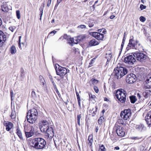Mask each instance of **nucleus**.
Wrapping results in <instances>:
<instances>
[{
	"mask_svg": "<svg viewBox=\"0 0 151 151\" xmlns=\"http://www.w3.org/2000/svg\"><path fill=\"white\" fill-rule=\"evenodd\" d=\"M141 46V44L139 43V41L136 40L135 41L133 40V37L132 38L129 39V43L126 47L127 50H128L131 49H139L140 47Z\"/></svg>",
	"mask_w": 151,
	"mask_h": 151,
	"instance_id": "7ed1b4c3",
	"label": "nucleus"
},
{
	"mask_svg": "<svg viewBox=\"0 0 151 151\" xmlns=\"http://www.w3.org/2000/svg\"><path fill=\"white\" fill-rule=\"evenodd\" d=\"M131 111L130 109L124 110L120 113L121 117L125 120H127L131 115Z\"/></svg>",
	"mask_w": 151,
	"mask_h": 151,
	"instance_id": "0eeeda50",
	"label": "nucleus"
},
{
	"mask_svg": "<svg viewBox=\"0 0 151 151\" xmlns=\"http://www.w3.org/2000/svg\"><path fill=\"white\" fill-rule=\"evenodd\" d=\"M127 70L125 68L122 66L117 67L114 69L112 75L115 78L118 79L127 74Z\"/></svg>",
	"mask_w": 151,
	"mask_h": 151,
	"instance_id": "f03ea898",
	"label": "nucleus"
},
{
	"mask_svg": "<svg viewBox=\"0 0 151 151\" xmlns=\"http://www.w3.org/2000/svg\"><path fill=\"white\" fill-rule=\"evenodd\" d=\"M27 114L29 115V116H31L32 117H35L36 118H37V115H35L34 114H32V113H29V112H27Z\"/></svg>",
	"mask_w": 151,
	"mask_h": 151,
	"instance_id": "58836bf2",
	"label": "nucleus"
},
{
	"mask_svg": "<svg viewBox=\"0 0 151 151\" xmlns=\"http://www.w3.org/2000/svg\"><path fill=\"white\" fill-rule=\"evenodd\" d=\"M54 88V89L55 90V91L57 93H59V91L57 88L56 86H55L53 87Z\"/></svg>",
	"mask_w": 151,
	"mask_h": 151,
	"instance_id": "e2e57ef3",
	"label": "nucleus"
},
{
	"mask_svg": "<svg viewBox=\"0 0 151 151\" xmlns=\"http://www.w3.org/2000/svg\"><path fill=\"white\" fill-rule=\"evenodd\" d=\"M31 95H32V96L33 98H36V97H37V96H36V94L35 92L34 91H33L32 92Z\"/></svg>",
	"mask_w": 151,
	"mask_h": 151,
	"instance_id": "a19ab883",
	"label": "nucleus"
},
{
	"mask_svg": "<svg viewBox=\"0 0 151 151\" xmlns=\"http://www.w3.org/2000/svg\"><path fill=\"white\" fill-rule=\"evenodd\" d=\"M45 6V1H44L42 4L41 6V7H42V8L43 9L44 8Z\"/></svg>",
	"mask_w": 151,
	"mask_h": 151,
	"instance_id": "774afa93",
	"label": "nucleus"
},
{
	"mask_svg": "<svg viewBox=\"0 0 151 151\" xmlns=\"http://www.w3.org/2000/svg\"><path fill=\"white\" fill-rule=\"evenodd\" d=\"M147 80H148V81H151V74H149L147 76Z\"/></svg>",
	"mask_w": 151,
	"mask_h": 151,
	"instance_id": "a18cd8bd",
	"label": "nucleus"
},
{
	"mask_svg": "<svg viewBox=\"0 0 151 151\" xmlns=\"http://www.w3.org/2000/svg\"><path fill=\"white\" fill-rule=\"evenodd\" d=\"M56 31H55V30H53V31H52V32H50L49 33V34L48 35V36H49L50 35V34H53L52 35V36H53V35H54L55 33H56Z\"/></svg>",
	"mask_w": 151,
	"mask_h": 151,
	"instance_id": "4d7b16f0",
	"label": "nucleus"
},
{
	"mask_svg": "<svg viewBox=\"0 0 151 151\" xmlns=\"http://www.w3.org/2000/svg\"><path fill=\"white\" fill-rule=\"evenodd\" d=\"M4 125L6 127V130L8 131H9L13 127L12 124L11 122H8L5 123Z\"/></svg>",
	"mask_w": 151,
	"mask_h": 151,
	"instance_id": "6ab92c4d",
	"label": "nucleus"
},
{
	"mask_svg": "<svg viewBox=\"0 0 151 151\" xmlns=\"http://www.w3.org/2000/svg\"><path fill=\"white\" fill-rule=\"evenodd\" d=\"M131 102L132 103H134L136 101L135 96H132L129 97Z\"/></svg>",
	"mask_w": 151,
	"mask_h": 151,
	"instance_id": "2f4dec72",
	"label": "nucleus"
},
{
	"mask_svg": "<svg viewBox=\"0 0 151 151\" xmlns=\"http://www.w3.org/2000/svg\"><path fill=\"white\" fill-rule=\"evenodd\" d=\"M88 141H93V138L92 136L89 135L88 136Z\"/></svg>",
	"mask_w": 151,
	"mask_h": 151,
	"instance_id": "8fccbe9b",
	"label": "nucleus"
},
{
	"mask_svg": "<svg viewBox=\"0 0 151 151\" xmlns=\"http://www.w3.org/2000/svg\"><path fill=\"white\" fill-rule=\"evenodd\" d=\"M99 42L95 40H93L90 41L89 43V45L90 46H95L98 45Z\"/></svg>",
	"mask_w": 151,
	"mask_h": 151,
	"instance_id": "aec40b11",
	"label": "nucleus"
},
{
	"mask_svg": "<svg viewBox=\"0 0 151 151\" xmlns=\"http://www.w3.org/2000/svg\"><path fill=\"white\" fill-rule=\"evenodd\" d=\"M16 133L20 139H23L22 133L18 128H17L16 129Z\"/></svg>",
	"mask_w": 151,
	"mask_h": 151,
	"instance_id": "393cba45",
	"label": "nucleus"
},
{
	"mask_svg": "<svg viewBox=\"0 0 151 151\" xmlns=\"http://www.w3.org/2000/svg\"><path fill=\"white\" fill-rule=\"evenodd\" d=\"M136 77L135 75L131 73L128 74L126 79L127 83H132L136 81Z\"/></svg>",
	"mask_w": 151,
	"mask_h": 151,
	"instance_id": "9d476101",
	"label": "nucleus"
},
{
	"mask_svg": "<svg viewBox=\"0 0 151 151\" xmlns=\"http://www.w3.org/2000/svg\"><path fill=\"white\" fill-rule=\"evenodd\" d=\"M76 96H77V100H79V99H81L78 93V92H76Z\"/></svg>",
	"mask_w": 151,
	"mask_h": 151,
	"instance_id": "052dcab7",
	"label": "nucleus"
},
{
	"mask_svg": "<svg viewBox=\"0 0 151 151\" xmlns=\"http://www.w3.org/2000/svg\"><path fill=\"white\" fill-rule=\"evenodd\" d=\"M92 35L99 40H102L104 38L103 34L100 33L94 32L92 33Z\"/></svg>",
	"mask_w": 151,
	"mask_h": 151,
	"instance_id": "ddd939ff",
	"label": "nucleus"
},
{
	"mask_svg": "<svg viewBox=\"0 0 151 151\" xmlns=\"http://www.w3.org/2000/svg\"><path fill=\"white\" fill-rule=\"evenodd\" d=\"M52 0H48L47 6L48 7H49L51 4Z\"/></svg>",
	"mask_w": 151,
	"mask_h": 151,
	"instance_id": "bf43d9fd",
	"label": "nucleus"
},
{
	"mask_svg": "<svg viewBox=\"0 0 151 151\" xmlns=\"http://www.w3.org/2000/svg\"><path fill=\"white\" fill-rule=\"evenodd\" d=\"M144 127V125L143 124H141L137 125L135 126V128L137 129L139 131H141L143 127Z\"/></svg>",
	"mask_w": 151,
	"mask_h": 151,
	"instance_id": "bb28decb",
	"label": "nucleus"
},
{
	"mask_svg": "<svg viewBox=\"0 0 151 151\" xmlns=\"http://www.w3.org/2000/svg\"><path fill=\"white\" fill-rule=\"evenodd\" d=\"M32 147L35 150H42L46 146V142L45 140L42 138L36 137L32 140Z\"/></svg>",
	"mask_w": 151,
	"mask_h": 151,
	"instance_id": "f257e3e1",
	"label": "nucleus"
},
{
	"mask_svg": "<svg viewBox=\"0 0 151 151\" xmlns=\"http://www.w3.org/2000/svg\"><path fill=\"white\" fill-rule=\"evenodd\" d=\"M97 106H95L94 108H93L92 109L89 110V112L91 113H92L94 114L92 115V116H94V115L96 114V112L97 111Z\"/></svg>",
	"mask_w": 151,
	"mask_h": 151,
	"instance_id": "b1692460",
	"label": "nucleus"
},
{
	"mask_svg": "<svg viewBox=\"0 0 151 151\" xmlns=\"http://www.w3.org/2000/svg\"><path fill=\"white\" fill-rule=\"evenodd\" d=\"M55 69L57 75L63 78L67 73V70L65 68L60 66L58 64L55 65Z\"/></svg>",
	"mask_w": 151,
	"mask_h": 151,
	"instance_id": "423d86ee",
	"label": "nucleus"
},
{
	"mask_svg": "<svg viewBox=\"0 0 151 151\" xmlns=\"http://www.w3.org/2000/svg\"><path fill=\"white\" fill-rule=\"evenodd\" d=\"M80 101H81V99H79V100H78V105L80 108L81 107Z\"/></svg>",
	"mask_w": 151,
	"mask_h": 151,
	"instance_id": "338daca9",
	"label": "nucleus"
},
{
	"mask_svg": "<svg viewBox=\"0 0 151 151\" xmlns=\"http://www.w3.org/2000/svg\"><path fill=\"white\" fill-rule=\"evenodd\" d=\"M10 116L12 119H14L16 117V113L14 111L12 110Z\"/></svg>",
	"mask_w": 151,
	"mask_h": 151,
	"instance_id": "72a5a7b5",
	"label": "nucleus"
},
{
	"mask_svg": "<svg viewBox=\"0 0 151 151\" xmlns=\"http://www.w3.org/2000/svg\"><path fill=\"white\" fill-rule=\"evenodd\" d=\"M133 56L137 60L142 63L145 62L148 58V56L142 52H135L133 53Z\"/></svg>",
	"mask_w": 151,
	"mask_h": 151,
	"instance_id": "20e7f679",
	"label": "nucleus"
},
{
	"mask_svg": "<svg viewBox=\"0 0 151 151\" xmlns=\"http://www.w3.org/2000/svg\"><path fill=\"white\" fill-rule=\"evenodd\" d=\"M132 55H129L124 58V61L125 63L129 65H133L136 61V59Z\"/></svg>",
	"mask_w": 151,
	"mask_h": 151,
	"instance_id": "1a4fd4ad",
	"label": "nucleus"
},
{
	"mask_svg": "<svg viewBox=\"0 0 151 151\" xmlns=\"http://www.w3.org/2000/svg\"><path fill=\"white\" fill-rule=\"evenodd\" d=\"M88 95L89 96L90 98H91V99H94L95 97L96 96L94 95H92L91 93H88Z\"/></svg>",
	"mask_w": 151,
	"mask_h": 151,
	"instance_id": "49530a36",
	"label": "nucleus"
},
{
	"mask_svg": "<svg viewBox=\"0 0 151 151\" xmlns=\"http://www.w3.org/2000/svg\"><path fill=\"white\" fill-rule=\"evenodd\" d=\"M98 123L99 124H101L104 122V119L103 116H101L98 120Z\"/></svg>",
	"mask_w": 151,
	"mask_h": 151,
	"instance_id": "473e14b6",
	"label": "nucleus"
},
{
	"mask_svg": "<svg viewBox=\"0 0 151 151\" xmlns=\"http://www.w3.org/2000/svg\"><path fill=\"white\" fill-rule=\"evenodd\" d=\"M27 112L29 113H32V114H34L35 115L37 116L38 113L37 109L35 108H33L32 109L29 110Z\"/></svg>",
	"mask_w": 151,
	"mask_h": 151,
	"instance_id": "c85d7f7f",
	"label": "nucleus"
},
{
	"mask_svg": "<svg viewBox=\"0 0 151 151\" xmlns=\"http://www.w3.org/2000/svg\"><path fill=\"white\" fill-rule=\"evenodd\" d=\"M50 81L52 83V85H53V86L54 87L55 86H56L55 83L54 82V81L53 80V79L52 78V79H50Z\"/></svg>",
	"mask_w": 151,
	"mask_h": 151,
	"instance_id": "13d9d810",
	"label": "nucleus"
},
{
	"mask_svg": "<svg viewBox=\"0 0 151 151\" xmlns=\"http://www.w3.org/2000/svg\"><path fill=\"white\" fill-rule=\"evenodd\" d=\"M141 137H130V139H133V140H137V139H141Z\"/></svg>",
	"mask_w": 151,
	"mask_h": 151,
	"instance_id": "c03bdc74",
	"label": "nucleus"
},
{
	"mask_svg": "<svg viewBox=\"0 0 151 151\" xmlns=\"http://www.w3.org/2000/svg\"><path fill=\"white\" fill-rule=\"evenodd\" d=\"M39 79L40 83V84L42 85V87H45L46 83L43 76H39Z\"/></svg>",
	"mask_w": 151,
	"mask_h": 151,
	"instance_id": "a878e982",
	"label": "nucleus"
},
{
	"mask_svg": "<svg viewBox=\"0 0 151 151\" xmlns=\"http://www.w3.org/2000/svg\"><path fill=\"white\" fill-rule=\"evenodd\" d=\"M21 37V36H19V48L22 49V48H21V44H20V39Z\"/></svg>",
	"mask_w": 151,
	"mask_h": 151,
	"instance_id": "5fc2aeb1",
	"label": "nucleus"
},
{
	"mask_svg": "<svg viewBox=\"0 0 151 151\" xmlns=\"http://www.w3.org/2000/svg\"><path fill=\"white\" fill-rule=\"evenodd\" d=\"M88 144L89 146L90 147H91L92 145V143H93V141H88Z\"/></svg>",
	"mask_w": 151,
	"mask_h": 151,
	"instance_id": "6e6d98bb",
	"label": "nucleus"
},
{
	"mask_svg": "<svg viewBox=\"0 0 151 151\" xmlns=\"http://www.w3.org/2000/svg\"><path fill=\"white\" fill-rule=\"evenodd\" d=\"M99 149L102 151H106V149L105 148L104 145H102L101 146H100Z\"/></svg>",
	"mask_w": 151,
	"mask_h": 151,
	"instance_id": "e433bc0d",
	"label": "nucleus"
},
{
	"mask_svg": "<svg viewBox=\"0 0 151 151\" xmlns=\"http://www.w3.org/2000/svg\"><path fill=\"white\" fill-rule=\"evenodd\" d=\"M145 120L148 125H151V111L147 114L145 117Z\"/></svg>",
	"mask_w": 151,
	"mask_h": 151,
	"instance_id": "dca6fc26",
	"label": "nucleus"
},
{
	"mask_svg": "<svg viewBox=\"0 0 151 151\" xmlns=\"http://www.w3.org/2000/svg\"><path fill=\"white\" fill-rule=\"evenodd\" d=\"M116 131L118 136L121 137L124 136L125 135L124 129L122 127L118 126Z\"/></svg>",
	"mask_w": 151,
	"mask_h": 151,
	"instance_id": "4468645a",
	"label": "nucleus"
},
{
	"mask_svg": "<svg viewBox=\"0 0 151 151\" xmlns=\"http://www.w3.org/2000/svg\"><path fill=\"white\" fill-rule=\"evenodd\" d=\"M45 132V137L47 138H52L54 136V131L52 127H50L47 129L46 131L44 132Z\"/></svg>",
	"mask_w": 151,
	"mask_h": 151,
	"instance_id": "9b49d317",
	"label": "nucleus"
},
{
	"mask_svg": "<svg viewBox=\"0 0 151 151\" xmlns=\"http://www.w3.org/2000/svg\"><path fill=\"white\" fill-rule=\"evenodd\" d=\"M112 57V55L111 54L108 55L106 54V58L107 59V61L106 62V65H107L110 61Z\"/></svg>",
	"mask_w": 151,
	"mask_h": 151,
	"instance_id": "c756f323",
	"label": "nucleus"
},
{
	"mask_svg": "<svg viewBox=\"0 0 151 151\" xmlns=\"http://www.w3.org/2000/svg\"><path fill=\"white\" fill-rule=\"evenodd\" d=\"M16 27L15 26H11L9 27V29L12 32H13L14 30L16 29Z\"/></svg>",
	"mask_w": 151,
	"mask_h": 151,
	"instance_id": "ea45409f",
	"label": "nucleus"
},
{
	"mask_svg": "<svg viewBox=\"0 0 151 151\" xmlns=\"http://www.w3.org/2000/svg\"><path fill=\"white\" fill-rule=\"evenodd\" d=\"M146 8V6H145V5H143L142 4H141L140 5V8L141 10H142L144 9H145Z\"/></svg>",
	"mask_w": 151,
	"mask_h": 151,
	"instance_id": "37998d69",
	"label": "nucleus"
},
{
	"mask_svg": "<svg viewBox=\"0 0 151 151\" xmlns=\"http://www.w3.org/2000/svg\"><path fill=\"white\" fill-rule=\"evenodd\" d=\"M34 130L33 129L31 128V129L29 131L25 132V133L26 136L27 138L30 137L32 136L34 134Z\"/></svg>",
	"mask_w": 151,
	"mask_h": 151,
	"instance_id": "a211bd4d",
	"label": "nucleus"
},
{
	"mask_svg": "<svg viewBox=\"0 0 151 151\" xmlns=\"http://www.w3.org/2000/svg\"><path fill=\"white\" fill-rule=\"evenodd\" d=\"M91 81L93 84H96L98 83V81L93 78L91 79Z\"/></svg>",
	"mask_w": 151,
	"mask_h": 151,
	"instance_id": "c9c22d12",
	"label": "nucleus"
},
{
	"mask_svg": "<svg viewBox=\"0 0 151 151\" xmlns=\"http://www.w3.org/2000/svg\"><path fill=\"white\" fill-rule=\"evenodd\" d=\"M139 20L141 22H144L146 20V18L143 16H141L139 18Z\"/></svg>",
	"mask_w": 151,
	"mask_h": 151,
	"instance_id": "79ce46f5",
	"label": "nucleus"
},
{
	"mask_svg": "<svg viewBox=\"0 0 151 151\" xmlns=\"http://www.w3.org/2000/svg\"><path fill=\"white\" fill-rule=\"evenodd\" d=\"M102 30H105V29L104 28H102L101 29H99L98 30V33H100L102 32Z\"/></svg>",
	"mask_w": 151,
	"mask_h": 151,
	"instance_id": "0e129e2a",
	"label": "nucleus"
},
{
	"mask_svg": "<svg viewBox=\"0 0 151 151\" xmlns=\"http://www.w3.org/2000/svg\"><path fill=\"white\" fill-rule=\"evenodd\" d=\"M126 92L123 89H120L117 90L115 96L120 102L123 103L126 100Z\"/></svg>",
	"mask_w": 151,
	"mask_h": 151,
	"instance_id": "39448f33",
	"label": "nucleus"
},
{
	"mask_svg": "<svg viewBox=\"0 0 151 151\" xmlns=\"http://www.w3.org/2000/svg\"><path fill=\"white\" fill-rule=\"evenodd\" d=\"M11 53L12 54H14L16 52V48L15 47L14 45H12L10 49Z\"/></svg>",
	"mask_w": 151,
	"mask_h": 151,
	"instance_id": "7c9ffc66",
	"label": "nucleus"
},
{
	"mask_svg": "<svg viewBox=\"0 0 151 151\" xmlns=\"http://www.w3.org/2000/svg\"><path fill=\"white\" fill-rule=\"evenodd\" d=\"M81 114L78 115L77 116V120L78 125L80 126V119L81 118Z\"/></svg>",
	"mask_w": 151,
	"mask_h": 151,
	"instance_id": "f704fd0d",
	"label": "nucleus"
},
{
	"mask_svg": "<svg viewBox=\"0 0 151 151\" xmlns=\"http://www.w3.org/2000/svg\"><path fill=\"white\" fill-rule=\"evenodd\" d=\"M124 42H125L124 40V39L123 40H122V44L121 45V50H122V48L123 47L124 45Z\"/></svg>",
	"mask_w": 151,
	"mask_h": 151,
	"instance_id": "864d4df0",
	"label": "nucleus"
},
{
	"mask_svg": "<svg viewBox=\"0 0 151 151\" xmlns=\"http://www.w3.org/2000/svg\"><path fill=\"white\" fill-rule=\"evenodd\" d=\"M10 95L11 96V100H12V97L14 96V93L12 89H11L10 90Z\"/></svg>",
	"mask_w": 151,
	"mask_h": 151,
	"instance_id": "09e8293b",
	"label": "nucleus"
},
{
	"mask_svg": "<svg viewBox=\"0 0 151 151\" xmlns=\"http://www.w3.org/2000/svg\"><path fill=\"white\" fill-rule=\"evenodd\" d=\"M144 87L146 88H149L151 87V81H148L146 79L144 83Z\"/></svg>",
	"mask_w": 151,
	"mask_h": 151,
	"instance_id": "4be33fe9",
	"label": "nucleus"
},
{
	"mask_svg": "<svg viewBox=\"0 0 151 151\" xmlns=\"http://www.w3.org/2000/svg\"><path fill=\"white\" fill-rule=\"evenodd\" d=\"M79 38H80V39H79V40H80L81 38L82 39H83L85 38V36H83H83L81 35V36H79Z\"/></svg>",
	"mask_w": 151,
	"mask_h": 151,
	"instance_id": "69168bd1",
	"label": "nucleus"
},
{
	"mask_svg": "<svg viewBox=\"0 0 151 151\" xmlns=\"http://www.w3.org/2000/svg\"><path fill=\"white\" fill-rule=\"evenodd\" d=\"M151 94V91L150 90H147L143 93V95L145 98H147Z\"/></svg>",
	"mask_w": 151,
	"mask_h": 151,
	"instance_id": "412c9836",
	"label": "nucleus"
},
{
	"mask_svg": "<svg viewBox=\"0 0 151 151\" xmlns=\"http://www.w3.org/2000/svg\"><path fill=\"white\" fill-rule=\"evenodd\" d=\"M21 76L22 77H23L24 76V70H21Z\"/></svg>",
	"mask_w": 151,
	"mask_h": 151,
	"instance_id": "680f3d73",
	"label": "nucleus"
},
{
	"mask_svg": "<svg viewBox=\"0 0 151 151\" xmlns=\"http://www.w3.org/2000/svg\"><path fill=\"white\" fill-rule=\"evenodd\" d=\"M64 38L65 39L68 40L69 42V38H70V36H68L67 35H64L63 36Z\"/></svg>",
	"mask_w": 151,
	"mask_h": 151,
	"instance_id": "3c124183",
	"label": "nucleus"
},
{
	"mask_svg": "<svg viewBox=\"0 0 151 151\" xmlns=\"http://www.w3.org/2000/svg\"><path fill=\"white\" fill-rule=\"evenodd\" d=\"M16 16L18 19H19L20 18V11L19 10H17L16 11Z\"/></svg>",
	"mask_w": 151,
	"mask_h": 151,
	"instance_id": "4c0bfd02",
	"label": "nucleus"
},
{
	"mask_svg": "<svg viewBox=\"0 0 151 151\" xmlns=\"http://www.w3.org/2000/svg\"><path fill=\"white\" fill-rule=\"evenodd\" d=\"M6 40V35L2 31L0 30V47L2 46Z\"/></svg>",
	"mask_w": 151,
	"mask_h": 151,
	"instance_id": "f8f14e48",
	"label": "nucleus"
},
{
	"mask_svg": "<svg viewBox=\"0 0 151 151\" xmlns=\"http://www.w3.org/2000/svg\"><path fill=\"white\" fill-rule=\"evenodd\" d=\"M69 40L68 43L71 46H73L74 44H77L80 41L79 39H77V38L76 37H75V38H70Z\"/></svg>",
	"mask_w": 151,
	"mask_h": 151,
	"instance_id": "f3484780",
	"label": "nucleus"
},
{
	"mask_svg": "<svg viewBox=\"0 0 151 151\" xmlns=\"http://www.w3.org/2000/svg\"><path fill=\"white\" fill-rule=\"evenodd\" d=\"M26 118L27 122L30 124L34 123L37 119V118L32 117L28 114H27Z\"/></svg>",
	"mask_w": 151,
	"mask_h": 151,
	"instance_id": "2eb2a0df",
	"label": "nucleus"
},
{
	"mask_svg": "<svg viewBox=\"0 0 151 151\" xmlns=\"http://www.w3.org/2000/svg\"><path fill=\"white\" fill-rule=\"evenodd\" d=\"M51 127H49L48 122L45 120H42L40 123L39 128L42 132L46 131Z\"/></svg>",
	"mask_w": 151,
	"mask_h": 151,
	"instance_id": "6e6552de",
	"label": "nucleus"
},
{
	"mask_svg": "<svg viewBox=\"0 0 151 151\" xmlns=\"http://www.w3.org/2000/svg\"><path fill=\"white\" fill-rule=\"evenodd\" d=\"M78 28H81V29H83L86 28V26L84 25H81L78 27Z\"/></svg>",
	"mask_w": 151,
	"mask_h": 151,
	"instance_id": "603ef678",
	"label": "nucleus"
},
{
	"mask_svg": "<svg viewBox=\"0 0 151 151\" xmlns=\"http://www.w3.org/2000/svg\"><path fill=\"white\" fill-rule=\"evenodd\" d=\"M95 23V22L93 20L90 19L88 21V24L89 27H93Z\"/></svg>",
	"mask_w": 151,
	"mask_h": 151,
	"instance_id": "cd10ccee",
	"label": "nucleus"
},
{
	"mask_svg": "<svg viewBox=\"0 0 151 151\" xmlns=\"http://www.w3.org/2000/svg\"><path fill=\"white\" fill-rule=\"evenodd\" d=\"M93 89L96 93H98L99 92V89L96 86H94L93 87Z\"/></svg>",
	"mask_w": 151,
	"mask_h": 151,
	"instance_id": "de8ad7c7",
	"label": "nucleus"
},
{
	"mask_svg": "<svg viewBox=\"0 0 151 151\" xmlns=\"http://www.w3.org/2000/svg\"><path fill=\"white\" fill-rule=\"evenodd\" d=\"M1 8L2 11L5 12H7L10 9L6 4H5L2 5Z\"/></svg>",
	"mask_w": 151,
	"mask_h": 151,
	"instance_id": "5701e85b",
	"label": "nucleus"
}]
</instances>
